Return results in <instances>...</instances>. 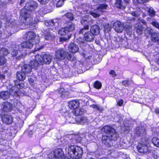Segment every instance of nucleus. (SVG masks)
<instances>
[{
  "instance_id": "1",
  "label": "nucleus",
  "mask_w": 159,
  "mask_h": 159,
  "mask_svg": "<svg viewBox=\"0 0 159 159\" xmlns=\"http://www.w3.org/2000/svg\"><path fill=\"white\" fill-rule=\"evenodd\" d=\"M38 6V3L33 0L27 2L25 9L20 11L21 18L25 24L28 25L32 23V16Z\"/></svg>"
},
{
  "instance_id": "2",
  "label": "nucleus",
  "mask_w": 159,
  "mask_h": 159,
  "mask_svg": "<svg viewBox=\"0 0 159 159\" xmlns=\"http://www.w3.org/2000/svg\"><path fill=\"white\" fill-rule=\"evenodd\" d=\"M69 157L72 159H76L82 157L83 154L82 149L80 147L75 146H67L65 148Z\"/></svg>"
},
{
  "instance_id": "3",
  "label": "nucleus",
  "mask_w": 159,
  "mask_h": 159,
  "mask_svg": "<svg viewBox=\"0 0 159 159\" xmlns=\"http://www.w3.org/2000/svg\"><path fill=\"white\" fill-rule=\"evenodd\" d=\"M55 56L56 59L60 61L63 60L65 58L71 61H75L76 59L73 55L68 52L64 49H56L55 52Z\"/></svg>"
},
{
  "instance_id": "4",
  "label": "nucleus",
  "mask_w": 159,
  "mask_h": 159,
  "mask_svg": "<svg viewBox=\"0 0 159 159\" xmlns=\"http://www.w3.org/2000/svg\"><path fill=\"white\" fill-rule=\"evenodd\" d=\"M8 88L9 89V92L8 91H2L0 92V98L3 100H6L9 98L10 95L13 97H16L20 95L19 92L15 90V87H10V86Z\"/></svg>"
},
{
  "instance_id": "5",
  "label": "nucleus",
  "mask_w": 159,
  "mask_h": 159,
  "mask_svg": "<svg viewBox=\"0 0 159 159\" xmlns=\"http://www.w3.org/2000/svg\"><path fill=\"white\" fill-rule=\"evenodd\" d=\"M102 131L109 135L114 141H116L118 137V134L114 129L110 126H105L102 128Z\"/></svg>"
},
{
  "instance_id": "6",
  "label": "nucleus",
  "mask_w": 159,
  "mask_h": 159,
  "mask_svg": "<svg viewBox=\"0 0 159 159\" xmlns=\"http://www.w3.org/2000/svg\"><path fill=\"white\" fill-rule=\"evenodd\" d=\"M80 22L84 27L80 30L79 33V34H83L84 33H85L86 31L89 30V25H90L89 16H86L82 17L80 20Z\"/></svg>"
},
{
  "instance_id": "7",
  "label": "nucleus",
  "mask_w": 159,
  "mask_h": 159,
  "mask_svg": "<svg viewBox=\"0 0 159 159\" xmlns=\"http://www.w3.org/2000/svg\"><path fill=\"white\" fill-rule=\"evenodd\" d=\"M75 28V25L71 22H69L65 27L59 30L58 34L61 36L67 34L68 33L73 31Z\"/></svg>"
},
{
  "instance_id": "8",
  "label": "nucleus",
  "mask_w": 159,
  "mask_h": 159,
  "mask_svg": "<svg viewBox=\"0 0 159 159\" xmlns=\"http://www.w3.org/2000/svg\"><path fill=\"white\" fill-rule=\"evenodd\" d=\"M81 138L78 135H74L71 139H66L65 141L64 145L67 146H75L74 144L81 142Z\"/></svg>"
},
{
  "instance_id": "9",
  "label": "nucleus",
  "mask_w": 159,
  "mask_h": 159,
  "mask_svg": "<svg viewBox=\"0 0 159 159\" xmlns=\"http://www.w3.org/2000/svg\"><path fill=\"white\" fill-rule=\"evenodd\" d=\"M63 152L61 148H57L52 151L49 154V157L52 158L59 159L63 155Z\"/></svg>"
},
{
  "instance_id": "10",
  "label": "nucleus",
  "mask_w": 159,
  "mask_h": 159,
  "mask_svg": "<svg viewBox=\"0 0 159 159\" xmlns=\"http://www.w3.org/2000/svg\"><path fill=\"white\" fill-rule=\"evenodd\" d=\"M112 140L111 137L109 135H104L102 138V143L108 147H111L113 145Z\"/></svg>"
},
{
  "instance_id": "11",
  "label": "nucleus",
  "mask_w": 159,
  "mask_h": 159,
  "mask_svg": "<svg viewBox=\"0 0 159 159\" xmlns=\"http://www.w3.org/2000/svg\"><path fill=\"white\" fill-rule=\"evenodd\" d=\"M41 56L37 55L35 59L31 61L30 64L33 66L34 68L36 69L39 65H43L42 62L41 61Z\"/></svg>"
},
{
  "instance_id": "12",
  "label": "nucleus",
  "mask_w": 159,
  "mask_h": 159,
  "mask_svg": "<svg viewBox=\"0 0 159 159\" xmlns=\"http://www.w3.org/2000/svg\"><path fill=\"white\" fill-rule=\"evenodd\" d=\"M41 61L42 62V64L43 63L49 64L52 61V56L48 54H45L43 55V57L41 56Z\"/></svg>"
},
{
  "instance_id": "13",
  "label": "nucleus",
  "mask_w": 159,
  "mask_h": 159,
  "mask_svg": "<svg viewBox=\"0 0 159 159\" xmlns=\"http://www.w3.org/2000/svg\"><path fill=\"white\" fill-rule=\"evenodd\" d=\"M113 28L116 32L120 33L123 31L124 29V26L120 22L117 21L113 24Z\"/></svg>"
},
{
  "instance_id": "14",
  "label": "nucleus",
  "mask_w": 159,
  "mask_h": 159,
  "mask_svg": "<svg viewBox=\"0 0 159 159\" xmlns=\"http://www.w3.org/2000/svg\"><path fill=\"white\" fill-rule=\"evenodd\" d=\"M85 39L84 40L82 38H79L78 39L77 42L80 45L81 48H83V49L86 51L87 48H90V47L89 45L85 41Z\"/></svg>"
},
{
  "instance_id": "15",
  "label": "nucleus",
  "mask_w": 159,
  "mask_h": 159,
  "mask_svg": "<svg viewBox=\"0 0 159 159\" xmlns=\"http://www.w3.org/2000/svg\"><path fill=\"white\" fill-rule=\"evenodd\" d=\"M2 122L7 125L11 124L13 121L12 117L10 115L5 114L2 117Z\"/></svg>"
},
{
  "instance_id": "16",
  "label": "nucleus",
  "mask_w": 159,
  "mask_h": 159,
  "mask_svg": "<svg viewBox=\"0 0 159 159\" xmlns=\"http://www.w3.org/2000/svg\"><path fill=\"white\" fill-rule=\"evenodd\" d=\"M84 38L86 41L90 42L94 40L95 37L90 31H88L84 34Z\"/></svg>"
},
{
  "instance_id": "17",
  "label": "nucleus",
  "mask_w": 159,
  "mask_h": 159,
  "mask_svg": "<svg viewBox=\"0 0 159 159\" xmlns=\"http://www.w3.org/2000/svg\"><path fill=\"white\" fill-rule=\"evenodd\" d=\"M139 152L140 153H145L148 150V147L146 143L139 144L137 147Z\"/></svg>"
},
{
  "instance_id": "18",
  "label": "nucleus",
  "mask_w": 159,
  "mask_h": 159,
  "mask_svg": "<svg viewBox=\"0 0 159 159\" xmlns=\"http://www.w3.org/2000/svg\"><path fill=\"white\" fill-rule=\"evenodd\" d=\"M68 106L71 109H75L77 108L80 105L79 102L77 100H73L68 103Z\"/></svg>"
},
{
  "instance_id": "19",
  "label": "nucleus",
  "mask_w": 159,
  "mask_h": 159,
  "mask_svg": "<svg viewBox=\"0 0 159 159\" xmlns=\"http://www.w3.org/2000/svg\"><path fill=\"white\" fill-rule=\"evenodd\" d=\"M68 49L69 51L73 53H75L78 52L79 50V48L78 45L74 43H71L69 45Z\"/></svg>"
},
{
  "instance_id": "20",
  "label": "nucleus",
  "mask_w": 159,
  "mask_h": 159,
  "mask_svg": "<svg viewBox=\"0 0 159 159\" xmlns=\"http://www.w3.org/2000/svg\"><path fill=\"white\" fill-rule=\"evenodd\" d=\"M25 36L27 41H33L36 37V35L34 32L30 31L27 32Z\"/></svg>"
},
{
  "instance_id": "21",
  "label": "nucleus",
  "mask_w": 159,
  "mask_h": 159,
  "mask_svg": "<svg viewBox=\"0 0 159 159\" xmlns=\"http://www.w3.org/2000/svg\"><path fill=\"white\" fill-rule=\"evenodd\" d=\"M136 135L139 136H143L146 133L145 128L144 127H137L135 130Z\"/></svg>"
},
{
  "instance_id": "22",
  "label": "nucleus",
  "mask_w": 159,
  "mask_h": 159,
  "mask_svg": "<svg viewBox=\"0 0 159 159\" xmlns=\"http://www.w3.org/2000/svg\"><path fill=\"white\" fill-rule=\"evenodd\" d=\"M11 47L16 49L17 50L19 51L20 52L22 51L23 48H25L23 42L21 43L13 42L11 44Z\"/></svg>"
},
{
  "instance_id": "23",
  "label": "nucleus",
  "mask_w": 159,
  "mask_h": 159,
  "mask_svg": "<svg viewBox=\"0 0 159 159\" xmlns=\"http://www.w3.org/2000/svg\"><path fill=\"white\" fill-rule=\"evenodd\" d=\"M32 68V67L31 65L25 64L22 67L21 71L25 74L29 73L31 72Z\"/></svg>"
},
{
  "instance_id": "24",
  "label": "nucleus",
  "mask_w": 159,
  "mask_h": 159,
  "mask_svg": "<svg viewBox=\"0 0 159 159\" xmlns=\"http://www.w3.org/2000/svg\"><path fill=\"white\" fill-rule=\"evenodd\" d=\"M13 87V86H11V87ZM14 87H15V90H17L18 92H19L20 93V95L19 96H17H17H19L21 95V93H20V89H22L24 87V84L22 83H18V81H14Z\"/></svg>"
},
{
  "instance_id": "25",
  "label": "nucleus",
  "mask_w": 159,
  "mask_h": 159,
  "mask_svg": "<svg viewBox=\"0 0 159 159\" xmlns=\"http://www.w3.org/2000/svg\"><path fill=\"white\" fill-rule=\"evenodd\" d=\"M94 36L98 35L99 33V28L97 25H94L91 27L90 31Z\"/></svg>"
},
{
  "instance_id": "26",
  "label": "nucleus",
  "mask_w": 159,
  "mask_h": 159,
  "mask_svg": "<svg viewBox=\"0 0 159 159\" xmlns=\"http://www.w3.org/2000/svg\"><path fill=\"white\" fill-rule=\"evenodd\" d=\"M39 41H25L23 42V44L24 45V47L25 48H31L33 46V45L34 44V43L35 44H37L39 43Z\"/></svg>"
},
{
  "instance_id": "27",
  "label": "nucleus",
  "mask_w": 159,
  "mask_h": 159,
  "mask_svg": "<svg viewBox=\"0 0 159 159\" xmlns=\"http://www.w3.org/2000/svg\"><path fill=\"white\" fill-rule=\"evenodd\" d=\"M26 77V74L22 71H18L16 74V77L19 80L23 81L25 79Z\"/></svg>"
},
{
  "instance_id": "28",
  "label": "nucleus",
  "mask_w": 159,
  "mask_h": 159,
  "mask_svg": "<svg viewBox=\"0 0 159 159\" xmlns=\"http://www.w3.org/2000/svg\"><path fill=\"white\" fill-rule=\"evenodd\" d=\"M151 39L152 42H155L159 41V33L154 32L151 35Z\"/></svg>"
},
{
  "instance_id": "29",
  "label": "nucleus",
  "mask_w": 159,
  "mask_h": 159,
  "mask_svg": "<svg viewBox=\"0 0 159 159\" xmlns=\"http://www.w3.org/2000/svg\"><path fill=\"white\" fill-rule=\"evenodd\" d=\"M144 29V27L143 25H141L139 23L138 25H136L135 26V29L137 33L139 34H142L143 30Z\"/></svg>"
},
{
  "instance_id": "30",
  "label": "nucleus",
  "mask_w": 159,
  "mask_h": 159,
  "mask_svg": "<svg viewBox=\"0 0 159 159\" xmlns=\"http://www.w3.org/2000/svg\"><path fill=\"white\" fill-rule=\"evenodd\" d=\"M44 39L46 40H52L55 38V36L52 33L46 31L44 33Z\"/></svg>"
},
{
  "instance_id": "31",
  "label": "nucleus",
  "mask_w": 159,
  "mask_h": 159,
  "mask_svg": "<svg viewBox=\"0 0 159 159\" xmlns=\"http://www.w3.org/2000/svg\"><path fill=\"white\" fill-rule=\"evenodd\" d=\"M58 91L59 94L60 95V97L62 98L67 97L68 96V92L65 91V89L63 88H61V89L58 90Z\"/></svg>"
},
{
  "instance_id": "32",
  "label": "nucleus",
  "mask_w": 159,
  "mask_h": 159,
  "mask_svg": "<svg viewBox=\"0 0 159 159\" xmlns=\"http://www.w3.org/2000/svg\"><path fill=\"white\" fill-rule=\"evenodd\" d=\"M77 121L81 124H84L89 122V120L86 116H81L80 119H78Z\"/></svg>"
},
{
  "instance_id": "33",
  "label": "nucleus",
  "mask_w": 159,
  "mask_h": 159,
  "mask_svg": "<svg viewBox=\"0 0 159 159\" xmlns=\"http://www.w3.org/2000/svg\"><path fill=\"white\" fill-rule=\"evenodd\" d=\"M84 111L83 109H81L78 107L76 109H74L72 112L76 116H78L82 115L84 112Z\"/></svg>"
},
{
  "instance_id": "34",
  "label": "nucleus",
  "mask_w": 159,
  "mask_h": 159,
  "mask_svg": "<svg viewBox=\"0 0 159 159\" xmlns=\"http://www.w3.org/2000/svg\"><path fill=\"white\" fill-rule=\"evenodd\" d=\"M3 105V109L4 111H10L12 107V105L8 102H4Z\"/></svg>"
},
{
  "instance_id": "35",
  "label": "nucleus",
  "mask_w": 159,
  "mask_h": 159,
  "mask_svg": "<svg viewBox=\"0 0 159 159\" xmlns=\"http://www.w3.org/2000/svg\"><path fill=\"white\" fill-rule=\"evenodd\" d=\"M108 6L105 4L103 3L100 4L99 7H97V11H98L101 13L104 11V10L106 9L107 8Z\"/></svg>"
},
{
  "instance_id": "36",
  "label": "nucleus",
  "mask_w": 159,
  "mask_h": 159,
  "mask_svg": "<svg viewBox=\"0 0 159 159\" xmlns=\"http://www.w3.org/2000/svg\"><path fill=\"white\" fill-rule=\"evenodd\" d=\"M142 12L140 9L139 8L138 10L132 12L131 14L133 16L137 18L138 20H139V16Z\"/></svg>"
},
{
  "instance_id": "37",
  "label": "nucleus",
  "mask_w": 159,
  "mask_h": 159,
  "mask_svg": "<svg viewBox=\"0 0 159 159\" xmlns=\"http://www.w3.org/2000/svg\"><path fill=\"white\" fill-rule=\"evenodd\" d=\"M124 29L129 34H131L132 30V25L126 24L124 27Z\"/></svg>"
},
{
  "instance_id": "38",
  "label": "nucleus",
  "mask_w": 159,
  "mask_h": 159,
  "mask_svg": "<svg viewBox=\"0 0 159 159\" xmlns=\"http://www.w3.org/2000/svg\"><path fill=\"white\" fill-rule=\"evenodd\" d=\"M101 13L98 11H97V9L93 12L92 11L90 12V15L95 18L98 17L100 16Z\"/></svg>"
},
{
  "instance_id": "39",
  "label": "nucleus",
  "mask_w": 159,
  "mask_h": 159,
  "mask_svg": "<svg viewBox=\"0 0 159 159\" xmlns=\"http://www.w3.org/2000/svg\"><path fill=\"white\" fill-rule=\"evenodd\" d=\"M9 53L8 50L5 48L0 49V56H6Z\"/></svg>"
},
{
  "instance_id": "40",
  "label": "nucleus",
  "mask_w": 159,
  "mask_h": 159,
  "mask_svg": "<svg viewBox=\"0 0 159 159\" xmlns=\"http://www.w3.org/2000/svg\"><path fill=\"white\" fill-rule=\"evenodd\" d=\"M148 14L151 17H153L155 16L156 12L152 7H150L148 9Z\"/></svg>"
},
{
  "instance_id": "41",
  "label": "nucleus",
  "mask_w": 159,
  "mask_h": 159,
  "mask_svg": "<svg viewBox=\"0 0 159 159\" xmlns=\"http://www.w3.org/2000/svg\"><path fill=\"white\" fill-rule=\"evenodd\" d=\"M96 110L97 111H98L100 112L102 111L103 109L102 107H101L99 105H96L93 104L90 106Z\"/></svg>"
},
{
  "instance_id": "42",
  "label": "nucleus",
  "mask_w": 159,
  "mask_h": 159,
  "mask_svg": "<svg viewBox=\"0 0 159 159\" xmlns=\"http://www.w3.org/2000/svg\"><path fill=\"white\" fill-rule=\"evenodd\" d=\"M115 6L119 8H121L122 6V2L121 0H116Z\"/></svg>"
},
{
  "instance_id": "43",
  "label": "nucleus",
  "mask_w": 159,
  "mask_h": 159,
  "mask_svg": "<svg viewBox=\"0 0 159 159\" xmlns=\"http://www.w3.org/2000/svg\"><path fill=\"white\" fill-rule=\"evenodd\" d=\"M7 62L6 58L4 56H0V66H2Z\"/></svg>"
},
{
  "instance_id": "44",
  "label": "nucleus",
  "mask_w": 159,
  "mask_h": 159,
  "mask_svg": "<svg viewBox=\"0 0 159 159\" xmlns=\"http://www.w3.org/2000/svg\"><path fill=\"white\" fill-rule=\"evenodd\" d=\"M152 143L155 146L159 147V139L157 138H153L152 139Z\"/></svg>"
},
{
  "instance_id": "45",
  "label": "nucleus",
  "mask_w": 159,
  "mask_h": 159,
  "mask_svg": "<svg viewBox=\"0 0 159 159\" xmlns=\"http://www.w3.org/2000/svg\"><path fill=\"white\" fill-rule=\"evenodd\" d=\"M45 25L47 26H53L55 25V23L52 20H50L48 21H46L44 22Z\"/></svg>"
},
{
  "instance_id": "46",
  "label": "nucleus",
  "mask_w": 159,
  "mask_h": 159,
  "mask_svg": "<svg viewBox=\"0 0 159 159\" xmlns=\"http://www.w3.org/2000/svg\"><path fill=\"white\" fill-rule=\"evenodd\" d=\"M153 33V30L149 27H147L145 30L144 33L145 34H150L151 35Z\"/></svg>"
},
{
  "instance_id": "47",
  "label": "nucleus",
  "mask_w": 159,
  "mask_h": 159,
  "mask_svg": "<svg viewBox=\"0 0 159 159\" xmlns=\"http://www.w3.org/2000/svg\"><path fill=\"white\" fill-rule=\"evenodd\" d=\"M64 16L70 20H72L73 19V16L71 13L68 12L65 14Z\"/></svg>"
},
{
  "instance_id": "48",
  "label": "nucleus",
  "mask_w": 159,
  "mask_h": 159,
  "mask_svg": "<svg viewBox=\"0 0 159 159\" xmlns=\"http://www.w3.org/2000/svg\"><path fill=\"white\" fill-rule=\"evenodd\" d=\"M151 24L156 28L159 30V23L155 20L151 22Z\"/></svg>"
},
{
  "instance_id": "49",
  "label": "nucleus",
  "mask_w": 159,
  "mask_h": 159,
  "mask_svg": "<svg viewBox=\"0 0 159 159\" xmlns=\"http://www.w3.org/2000/svg\"><path fill=\"white\" fill-rule=\"evenodd\" d=\"M101 84L100 82L98 81L96 82L94 84V87L97 89H100L101 87Z\"/></svg>"
},
{
  "instance_id": "50",
  "label": "nucleus",
  "mask_w": 159,
  "mask_h": 159,
  "mask_svg": "<svg viewBox=\"0 0 159 159\" xmlns=\"http://www.w3.org/2000/svg\"><path fill=\"white\" fill-rule=\"evenodd\" d=\"M89 154L91 156L90 157H95L96 159L98 158L99 155L97 153V152H91L89 153Z\"/></svg>"
},
{
  "instance_id": "51",
  "label": "nucleus",
  "mask_w": 159,
  "mask_h": 159,
  "mask_svg": "<svg viewBox=\"0 0 159 159\" xmlns=\"http://www.w3.org/2000/svg\"><path fill=\"white\" fill-rule=\"evenodd\" d=\"M13 48V50L11 52V55L13 56H16L17 54V50L16 49Z\"/></svg>"
},
{
  "instance_id": "52",
  "label": "nucleus",
  "mask_w": 159,
  "mask_h": 159,
  "mask_svg": "<svg viewBox=\"0 0 159 159\" xmlns=\"http://www.w3.org/2000/svg\"><path fill=\"white\" fill-rule=\"evenodd\" d=\"M42 4H46L49 1V0H38Z\"/></svg>"
},
{
  "instance_id": "53",
  "label": "nucleus",
  "mask_w": 159,
  "mask_h": 159,
  "mask_svg": "<svg viewBox=\"0 0 159 159\" xmlns=\"http://www.w3.org/2000/svg\"><path fill=\"white\" fill-rule=\"evenodd\" d=\"M69 68H66L64 69H63L62 73L64 75H67L69 72Z\"/></svg>"
},
{
  "instance_id": "54",
  "label": "nucleus",
  "mask_w": 159,
  "mask_h": 159,
  "mask_svg": "<svg viewBox=\"0 0 159 159\" xmlns=\"http://www.w3.org/2000/svg\"><path fill=\"white\" fill-rule=\"evenodd\" d=\"M129 81L128 80H125L122 81V84L125 86L129 85Z\"/></svg>"
},
{
  "instance_id": "55",
  "label": "nucleus",
  "mask_w": 159,
  "mask_h": 159,
  "mask_svg": "<svg viewBox=\"0 0 159 159\" xmlns=\"http://www.w3.org/2000/svg\"><path fill=\"white\" fill-rule=\"evenodd\" d=\"M109 74L111 75L113 77H115L116 75V74L115 71L114 70H111L110 71Z\"/></svg>"
},
{
  "instance_id": "56",
  "label": "nucleus",
  "mask_w": 159,
  "mask_h": 159,
  "mask_svg": "<svg viewBox=\"0 0 159 159\" xmlns=\"http://www.w3.org/2000/svg\"><path fill=\"white\" fill-rule=\"evenodd\" d=\"M123 103V100L120 99V100H118V101L117 102V104L120 106H121L122 105Z\"/></svg>"
},
{
  "instance_id": "57",
  "label": "nucleus",
  "mask_w": 159,
  "mask_h": 159,
  "mask_svg": "<svg viewBox=\"0 0 159 159\" xmlns=\"http://www.w3.org/2000/svg\"><path fill=\"white\" fill-rule=\"evenodd\" d=\"M138 2L140 3H143L148 2L149 0H137Z\"/></svg>"
},
{
  "instance_id": "58",
  "label": "nucleus",
  "mask_w": 159,
  "mask_h": 159,
  "mask_svg": "<svg viewBox=\"0 0 159 159\" xmlns=\"http://www.w3.org/2000/svg\"><path fill=\"white\" fill-rule=\"evenodd\" d=\"M14 130L13 129H11L10 130V132H9V133H7L10 136H15V134H13V132Z\"/></svg>"
},
{
  "instance_id": "59",
  "label": "nucleus",
  "mask_w": 159,
  "mask_h": 159,
  "mask_svg": "<svg viewBox=\"0 0 159 159\" xmlns=\"http://www.w3.org/2000/svg\"><path fill=\"white\" fill-rule=\"evenodd\" d=\"M155 135L157 136H159V128H157L156 129V131L154 132Z\"/></svg>"
},
{
  "instance_id": "60",
  "label": "nucleus",
  "mask_w": 159,
  "mask_h": 159,
  "mask_svg": "<svg viewBox=\"0 0 159 159\" xmlns=\"http://www.w3.org/2000/svg\"><path fill=\"white\" fill-rule=\"evenodd\" d=\"M71 34H68L67 35V38H65V37H64L63 38H62L61 39L64 40L65 41H66V40L69 39L70 38V37L71 36Z\"/></svg>"
},
{
  "instance_id": "61",
  "label": "nucleus",
  "mask_w": 159,
  "mask_h": 159,
  "mask_svg": "<svg viewBox=\"0 0 159 159\" xmlns=\"http://www.w3.org/2000/svg\"><path fill=\"white\" fill-rule=\"evenodd\" d=\"M61 159H71V158L70 157H69L68 156H65L63 154V155L62 156V157H61Z\"/></svg>"
},
{
  "instance_id": "62",
  "label": "nucleus",
  "mask_w": 159,
  "mask_h": 159,
  "mask_svg": "<svg viewBox=\"0 0 159 159\" xmlns=\"http://www.w3.org/2000/svg\"><path fill=\"white\" fill-rule=\"evenodd\" d=\"M93 2L96 3H101L104 2L105 0H93Z\"/></svg>"
},
{
  "instance_id": "63",
  "label": "nucleus",
  "mask_w": 159,
  "mask_h": 159,
  "mask_svg": "<svg viewBox=\"0 0 159 159\" xmlns=\"http://www.w3.org/2000/svg\"><path fill=\"white\" fill-rule=\"evenodd\" d=\"M152 156L155 159H159V157L155 153L152 154Z\"/></svg>"
},
{
  "instance_id": "64",
  "label": "nucleus",
  "mask_w": 159,
  "mask_h": 159,
  "mask_svg": "<svg viewBox=\"0 0 159 159\" xmlns=\"http://www.w3.org/2000/svg\"><path fill=\"white\" fill-rule=\"evenodd\" d=\"M33 134V132L31 130H29L28 132V135L30 137H31Z\"/></svg>"
}]
</instances>
